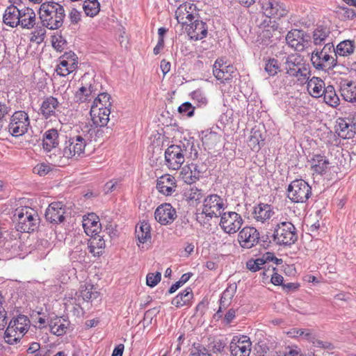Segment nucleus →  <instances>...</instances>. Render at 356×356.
<instances>
[{"label": "nucleus", "instance_id": "f257e3e1", "mask_svg": "<svg viewBox=\"0 0 356 356\" xmlns=\"http://www.w3.org/2000/svg\"><path fill=\"white\" fill-rule=\"evenodd\" d=\"M40 18L44 26L56 30L63 26L65 13L62 5L56 1L44 2L40 5Z\"/></svg>", "mask_w": 356, "mask_h": 356}, {"label": "nucleus", "instance_id": "f03ea898", "mask_svg": "<svg viewBox=\"0 0 356 356\" xmlns=\"http://www.w3.org/2000/svg\"><path fill=\"white\" fill-rule=\"evenodd\" d=\"M332 52L334 53V47L332 42L325 44L321 51L314 50L311 56V62L313 66L318 70L329 71L333 70L337 64V58L330 55Z\"/></svg>", "mask_w": 356, "mask_h": 356}, {"label": "nucleus", "instance_id": "7ed1b4c3", "mask_svg": "<svg viewBox=\"0 0 356 356\" xmlns=\"http://www.w3.org/2000/svg\"><path fill=\"white\" fill-rule=\"evenodd\" d=\"M284 64L286 73L289 76H300L303 79L309 80L311 76L310 67L301 55L298 54L289 55L285 59Z\"/></svg>", "mask_w": 356, "mask_h": 356}, {"label": "nucleus", "instance_id": "20e7f679", "mask_svg": "<svg viewBox=\"0 0 356 356\" xmlns=\"http://www.w3.org/2000/svg\"><path fill=\"white\" fill-rule=\"evenodd\" d=\"M272 237L273 241L280 245H291L298 240L296 229L290 222H282L277 224Z\"/></svg>", "mask_w": 356, "mask_h": 356}, {"label": "nucleus", "instance_id": "39448f33", "mask_svg": "<svg viewBox=\"0 0 356 356\" xmlns=\"http://www.w3.org/2000/svg\"><path fill=\"white\" fill-rule=\"evenodd\" d=\"M287 197L293 202H305L312 195L311 186L303 179H296L288 186Z\"/></svg>", "mask_w": 356, "mask_h": 356}, {"label": "nucleus", "instance_id": "423d86ee", "mask_svg": "<svg viewBox=\"0 0 356 356\" xmlns=\"http://www.w3.org/2000/svg\"><path fill=\"white\" fill-rule=\"evenodd\" d=\"M219 216L221 217L220 227L229 234L237 232L243 222L241 215L234 211L220 212Z\"/></svg>", "mask_w": 356, "mask_h": 356}, {"label": "nucleus", "instance_id": "0eeeda50", "mask_svg": "<svg viewBox=\"0 0 356 356\" xmlns=\"http://www.w3.org/2000/svg\"><path fill=\"white\" fill-rule=\"evenodd\" d=\"M252 342L248 337L234 336L229 343V351L232 356H249Z\"/></svg>", "mask_w": 356, "mask_h": 356}, {"label": "nucleus", "instance_id": "6e6552de", "mask_svg": "<svg viewBox=\"0 0 356 356\" xmlns=\"http://www.w3.org/2000/svg\"><path fill=\"white\" fill-rule=\"evenodd\" d=\"M86 145V138L81 136L70 137L65 141V147L63 148V156L67 159L74 156L76 154L79 156L83 153Z\"/></svg>", "mask_w": 356, "mask_h": 356}, {"label": "nucleus", "instance_id": "1a4fd4ad", "mask_svg": "<svg viewBox=\"0 0 356 356\" xmlns=\"http://www.w3.org/2000/svg\"><path fill=\"white\" fill-rule=\"evenodd\" d=\"M184 156L181 148L176 145L169 146L165 152V161L167 166L172 170H178L184 162Z\"/></svg>", "mask_w": 356, "mask_h": 356}, {"label": "nucleus", "instance_id": "9d476101", "mask_svg": "<svg viewBox=\"0 0 356 356\" xmlns=\"http://www.w3.org/2000/svg\"><path fill=\"white\" fill-rule=\"evenodd\" d=\"M177 211L169 203L159 205L154 211L156 220L162 225L172 224L177 218Z\"/></svg>", "mask_w": 356, "mask_h": 356}, {"label": "nucleus", "instance_id": "9b49d317", "mask_svg": "<svg viewBox=\"0 0 356 356\" xmlns=\"http://www.w3.org/2000/svg\"><path fill=\"white\" fill-rule=\"evenodd\" d=\"M260 236L257 229L253 227H245L238 235V241L243 248L250 249L257 244Z\"/></svg>", "mask_w": 356, "mask_h": 356}, {"label": "nucleus", "instance_id": "f8f14e48", "mask_svg": "<svg viewBox=\"0 0 356 356\" xmlns=\"http://www.w3.org/2000/svg\"><path fill=\"white\" fill-rule=\"evenodd\" d=\"M24 147L31 148L40 141V131L38 129H33L30 125L28 115L25 112H24Z\"/></svg>", "mask_w": 356, "mask_h": 356}, {"label": "nucleus", "instance_id": "ddd939ff", "mask_svg": "<svg viewBox=\"0 0 356 356\" xmlns=\"http://www.w3.org/2000/svg\"><path fill=\"white\" fill-rule=\"evenodd\" d=\"M65 209L62 202H54L51 203L46 209L45 218L51 223L58 224L65 220Z\"/></svg>", "mask_w": 356, "mask_h": 356}, {"label": "nucleus", "instance_id": "4468645a", "mask_svg": "<svg viewBox=\"0 0 356 356\" xmlns=\"http://www.w3.org/2000/svg\"><path fill=\"white\" fill-rule=\"evenodd\" d=\"M102 225L99 217L94 213L83 216V227L86 234L91 237H95L100 232Z\"/></svg>", "mask_w": 356, "mask_h": 356}, {"label": "nucleus", "instance_id": "2eb2a0df", "mask_svg": "<svg viewBox=\"0 0 356 356\" xmlns=\"http://www.w3.org/2000/svg\"><path fill=\"white\" fill-rule=\"evenodd\" d=\"M309 36L307 35L302 30L293 29L288 32L286 36L287 43L295 47L296 49H302L304 48L303 43L309 40Z\"/></svg>", "mask_w": 356, "mask_h": 356}, {"label": "nucleus", "instance_id": "dca6fc26", "mask_svg": "<svg viewBox=\"0 0 356 356\" xmlns=\"http://www.w3.org/2000/svg\"><path fill=\"white\" fill-rule=\"evenodd\" d=\"M186 29L191 38L195 40H202L207 35V24L197 19L189 24Z\"/></svg>", "mask_w": 356, "mask_h": 356}, {"label": "nucleus", "instance_id": "f3484780", "mask_svg": "<svg viewBox=\"0 0 356 356\" xmlns=\"http://www.w3.org/2000/svg\"><path fill=\"white\" fill-rule=\"evenodd\" d=\"M24 232L31 233L38 229L40 224V217L35 209H28L24 216Z\"/></svg>", "mask_w": 356, "mask_h": 356}, {"label": "nucleus", "instance_id": "a211bd4d", "mask_svg": "<svg viewBox=\"0 0 356 356\" xmlns=\"http://www.w3.org/2000/svg\"><path fill=\"white\" fill-rule=\"evenodd\" d=\"M262 8L265 10L266 15L270 16L280 17L286 14L284 5L276 0L264 1Z\"/></svg>", "mask_w": 356, "mask_h": 356}, {"label": "nucleus", "instance_id": "6ab92c4d", "mask_svg": "<svg viewBox=\"0 0 356 356\" xmlns=\"http://www.w3.org/2000/svg\"><path fill=\"white\" fill-rule=\"evenodd\" d=\"M59 133L56 129H50L42 136V146L44 150L50 152L59 145Z\"/></svg>", "mask_w": 356, "mask_h": 356}, {"label": "nucleus", "instance_id": "aec40b11", "mask_svg": "<svg viewBox=\"0 0 356 356\" xmlns=\"http://www.w3.org/2000/svg\"><path fill=\"white\" fill-rule=\"evenodd\" d=\"M19 318H20V315L18 316L17 318L11 320L5 332L6 338L8 339L6 341L10 344H13L20 340L19 334L22 333V327H16Z\"/></svg>", "mask_w": 356, "mask_h": 356}, {"label": "nucleus", "instance_id": "412c9836", "mask_svg": "<svg viewBox=\"0 0 356 356\" xmlns=\"http://www.w3.org/2000/svg\"><path fill=\"white\" fill-rule=\"evenodd\" d=\"M21 17V10L17 6L10 5L5 11L3 22L11 27H15L19 24Z\"/></svg>", "mask_w": 356, "mask_h": 356}, {"label": "nucleus", "instance_id": "4be33fe9", "mask_svg": "<svg viewBox=\"0 0 356 356\" xmlns=\"http://www.w3.org/2000/svg\"><path fill=\"white\" fill-rule=\"evenodd\" d=\"M193 4H181L180 5L177 10L175 11V17L178 22V23L181 24L183 26L186 25V26L194 19V16L191 12L188 10H191L192 8Z\"/></svg>", "mask_w": 356, "mask_h": 356}, {"label": "nucleus", "instance_id": "5701e85b", "mask_svg": "<svg viewBox=\"0 0 356 356\" xmlns=\"http://www.w3.org/2000/svg\"><path fill=\"white\" fill-rule=\"evenodd\" d=\"M175 186V177L170 175L162 176L157 180L156 188L163 195H171Z\"/></svg>", "mask_w": 356, "mask_h": 356}, {"label": "nucleus", "instance_id": "b1692460", "mask_svg": "<svg viewBox=\"0 0 356 356\" xmlns=\"http://www.w3.org/2000/svg\"><path fill=\"white\" fill-rule=\"evenodd\" d=\"M341 95L349 102H356V82L345 80L341 83Z\"/></svg>", "mask_w": 356, "mask_h": 356}, {"label": "nucleus", "instance_id": "393cba45", "mask_svg": "<svg viewBox=\"0 0 356 356\" xmlns=\"http://www.w3.org/2000/svg\"><path fill=\"white\" fill-rule=\"evenodd\" d=\"M310 162L313 171L321 175L326 172L330 163L328 159L325 156L321 154H314Z\"/></svg>", "mask_w": 356, "mask_h": 356}, {"label": "nucleus", "instance_id": "a878e982", "mask_svg": "<svg viewBox=\"0 0 356 356\" xmlns=\"http://www.w3.org/2000/svg\"><path fill=\"white\" fill-rule=\"evenodd\" d=\"M110 107H99L96 112L90 113L94 124L106 126L109 121Z\"/></svg>", "mask_w": 356, "mask_h": 356}, {"label": "nucleus", "instance_id": "bb28decb", "mask_svg": "<svg viewBox=\"0 0 356 356\" xmlns=\"http://www.w3.org/2000/svg\"><path fill=\"white\" fill-rule=\"evenodd\" d=\"M325 83L323 81L318 77L314 76L307 82V90L314 97H320L323 96Z\"/></svg>", "mask_w": 356, "mask_h": 356}, {"label": "nucleus", "instance_id": "cd10ccee", "mask_svg": "<svg viewBox=\"0 0 356 356\" xmlns=\"http://www.w3.org/2000/svg\"><path fill=\"white\" fill-rule=\"evenodd\" d=\"M59 102L57 99L50 96L47 97L42 102L41 105V113L45 117V118H48L51 115H54L55 110L58 106Z\"/></svg>", "mask_w": 356, "mask_h": 356}, {"label": "nucleus", "instance_id": "c85d7f7f", "mask_svg": "<svg viewBox=\"0 0 356 356\" xmlns=\"http://www.w3.org/2000/svg\"><path fill=\"white\" fill-rule=\"evenodd\" d=\"M355 48V42L349 40L341 42L334 48V56H347L354 52Z\"/></svg>", "mask_w": 356, "mask_h": 356}, {"label": "nucleus", "instance_id": "c756f323", "mask_svg": "<svg viewBox=\"0 0 356 356\" xmlns=\"http://www.w3.org/2000/svg\"><path fill=\"white\" fill-rule=\"evenodd\" d=\"M193 298V293L192 289L187 287L172 299V304L177 307H180L189 304Z\"/></svg>", "mask_w": 356, "mask_h": 356}, {"label": "nucleus", "instance_id": "7c9ffc66", "mask_svg": "<svg viewBox=\"0 0 356 356\" xmlns=\"http://www.w3.org/2000/svg\"><path fill=\"white\" fill-rule=\"evenodd\" d=\"M49 326L50 332L58 337L65 334L67 329V326L63 323V321L58 316L51 319Z\"/></svg>", "mask_w": 356, "mask_h": 356}, {"label": "nucleus", "instance_id": "2f4dec72", "mask_svg": "<svg viewBox=\"0 0 356 356\" xmlns=\"http://www.w3.org/2000/svg\"><path fill=\"white\" fill-rule=\"evenodd\" d=\"M323 99L324 102L332 106L336 107L339 104V98L336 94L334 88L333 86L329 85L323 89Z\"/></svg>", "mask_w": 356, "mask_h": 356}, {"label": "nucleus", "instance_id": "473e14b6", "mask_svg": "<svg viewBox=\"0 0 356 356\" xmlns=\"http://www.w3.org/2000/svg\"><path fill=\"white\" fill-rule=\"evenodd\" d=\"M22 117V111L15 112L11 117L10 122L8 126L9 131L13 136H22L20 131V124L22 122L21 118Z\"/></svg>", "mask_w": 356, "mask_h": 356}, {"label": "nucleus", "instance_id": "72a5a7b5", "mask_svg": "<svg viewBox=\"0 0 356 356\" xmlns=\"http://www.w3.org/2000/svg\"><path fill=\"white\" fill-rule=\"evenodd\" d=\"M150 230L149 224L145 221L140 223L139 227H136V234L140 243H145L148 239L151 238Z\"/></svg>", "mask_w": 356, "mask_h": 356}, {"label": "nucleus", "instance_id": "f704fd0d", "mask_svg": "<svg viewBox=\"0 0 356 356\" xmlns=\"http://www.w3.org/2000/svg\"><path fill=\"white\" fill-rule=\"evenodd\" d=\"M330 31L322 26H318L313 32V42L315 45L322 44L329 36Z\"/></svg>", "mask_w": 356, "mask_h": 356}, {"label": "nucleus", "instance_id": "c9c22d12", "mask_svg": "<svg viewBox=\"0 0 356 356\" xmlns=\"http://www.w3.org/2000/svg\"><path fill=\"white\" fill-rule=\"evenodd\" d=\"M206 207L212 209L217 211L220 212V209H224V204L222 199L218 195L213 194L207 196L205 198Z\"/></svg>", "mask_w": 356, "mask_h": 356}, {"label": "nucleus", "instance_id": "e433bc0d", "mask_svg": "<svg viewBox=\"0 0 356 356\" xmlns=\"http://www.w3.org/2000/svg\"><path fill=\"white\" fill-rule=\"evenodd\" d=\"M83 9L87 16L93 17L100 10V4L97 0H86L83 4Z\"/></svg>", "mask_w": 356, "mask_h": 356}, {"label": "nucleus", "instance_id": "4c0bfd02", "mask_svg": "<svg viewBox=\"0 0 356 356\" xmlns=\"http://www.w3.org/2000/svg\"><path fill=\"white\" fill-rule=\"evenodd\" d=\"M235 71L236 69L233 65H225L222 71H218L216 72V79L220 80L222 82L229 81L233 78Z\"/></svg>", "mask_w": 356, "mask_h": 356}, {"label": "nucleus", "instance_id": "58836bf2", "mask_svg": "<svg viewBox=\"0 0 356 356\" xmlns=\"http://www.w3.org/2000/svg\"><path fill=\"white\" fill-rule=\"evenodd\" d=\"M338 135L342 138L350 139L354 138V134H353L352 129H349V125L347 122L344 120H341L338 123Z\"/></svg>", "mask_w": 356, "mask_h": 356}, {"label": "nucleus", "instance_id": "ea45409f", "mask_svg": "<svg viewBox=\"0 0 356 356\" xmlns=\"http://www.w3.org/2000/svg\"><path fill=\"white\" fill-rule=\"evenodd\" d=\"M254 213L258 219L264 220L270 218L272 211L270 205L267 204H260L255 208Z\"/></svg>", "mask_w": 356, "mask_h": 356}, {"label": "nucleus", "instance_id": "a19ab883", "mask_svg": "<svg viewBox=\"0 0 356 356\" xmlns=\"http://www.w3.org/2000/svg\"><path fill=\"white\" fill-rule=\"evenodd\" d=\"M47 351L40 348V344L38 342H32L26 350L24 356H45Z\"/></svg>", "mask_w": 356, "mask_h": 356}, {"label": "nucleus", "instance_id": "79ce46f5", "mask_svg": "<svg viewBox=\"0 0 356 356\" xmlns=\"http://www.w3.org/2000/svg\"><path fill=\"white\" fill-rule=\"evenodd\" d=\"M35 24V14L33 9H24V29H31Z\"/></svg>", "mask_w": 356, "mask_h": 356}, {"label": "nucleus", "instance_id": "37998d69", "mask_svg": "<svg viewBox=\"0 0 356 356\" xmlns=\"http://www.w3.org/2000/svg\"><path fill=\"white\" fill-rule=\"evenodd\" d=\"M265 71L269 76H275L280 71L279 61L275 58H268L266 60Z\"/></svg>", "mask_w": 356, "mask_h": 356}, {"label": "nucleus", "instance_id": "c03bdc74", "mask_svg": "<svg viewBox=\"0 0 356 356\" xmlns=\"http://www.w3.org/2000/svg\"><path fill=\"white\" fill-rule=\"evenodd\" d=\"M188 220L181 219L178 220L175 226L174 234L177 236H184L188 234Z\"/></svg>", "mask_w": 356, "mask_h": 356}, {"label": "nucleus", "instance_id": "a18cd8bd", "mask_svg": "<svg viewBox=\"0 0 356 356\" xmlns=\"http://www.w3.org/2000/svg\"><path fill=\"white\" fill-rule=\"evenodd\" d=\"M80 296L82 297L83 300L89 302L99 297V293L96 291H92V286H81L80 291Z\"/></svg>", "mask_w": 356, "mask_h": 356}, {"label": "nucleus", "instance_id": "49530a36", "mask_svg": "<svg viewBox=\"0 0 356 356\" xmlns=\"http://www.w3.org/2000/svg\"><path fill=\"white\" fill-rule=\"evenodd\" d=\"M195 108V107L191 103L186 102L178 107L177 111L180 114L191 118L194 115Z\"/></svg>", "mask_w": 356, "mask_h": 356}, {"label": "nucleus", "instance_id": "de8ad7c7", "mask_svg": "<svg viewBox=\"0 0 356 356\" xmlns=\"http://www.w3.org/2000/svg\"><path fill=\"white\" fill-rule=\"evenodd\" d=\"M225 347L226 344L222 340L216 339L209 344L208 350L213 353H222L225 351Z\"/></svg>", "mask_w": 356, "mask_h": 356}, {"label": "nucleus", "instance_id": "09e8293b", "mask_svg": "<svg viewBox=\"0 0 356 356\" xmlns=\"http://www.w3.org/2000/svg\"><path fill=\"white\" fill-rule=\"evenodd\" d=\"M259 259L261 261V264L264 266H266L270 261H273L276 265L282 264L283 261L282 259L277 258L274 253L270 252H266L265 254L262 255L261 257H259Z\"/></svg>", "mask_w": 356, "mask_h": 356}, {"label": "nucleus", "instance_id": "8fccbe9b", "mask_svg": "<svg viewBox=\"0 0 356 356\" xmlns=\"http://www.w3.org/2000/svg\"><path fill=\"white\" fill-rule=\"evenodd\" d=\"M261 133L259 130H254V129L251 131V136L250 137L249 143L250 145L252 146V148H255L258 146V149L260 148L259 143L263 141Z\"/></svg>", "mask_w": 356, "mask_h": 356}, {"label": "nucleus", "instance_id": "3c124183", "mask_svg": "<svg viewBox=\"0 0 356 356\" xmlns=\"http://www.w3.org/2000/svg\"><path fill=\"white\" fill-rule=\"evenodd\" d=\"M191 96L197 103L198 106H204L207 104V99L203 92L200 89L193 91Z\"/></svg>", "mask_w": 356, "mask_h": 356}, {"label": "nucleus", "instance_id": "603ef678", "mask_svg": "<svg viewBox=\"0 0 356 356\" xmlns=\"http://www.w3.org/2000/svg\"><path fill=\"white\" fill-rule=\"evenodd\" d=\"M189 356H211V355L209 353V350L202 345L197 344L196 346L194 344Z\"/></svg>", "mask_w": 356, "mask_h": 356}, {"label": "nucleus", "instance_id": "864d4df0", "mask_svg": "<svg viewBox=\"0 0 356 356\" xmlns=\"http://www.w3.org/2000/svg\"><path fill=\"white\" fill-rule=\"evenodd\" d=\"M51 42L52 46L58 51H62L67 44L66 40L61 35H53Z\"/></svg>", "mask_w": 356, "mask_h": 356}, {"label": "nucleus", "instance_id": "5fc2aeb1", "mask_svg": "<svg viewBox=\"0 0 356 356\" xmlns=\"http://www.w3.org/2000/svg\"><path fill=\"white\" fill-rule=\"evenodd\" d=\"M161 273L156 272L155 274L149 273L147 275L146 277V284L150 287H154L161 281Z\"/></svg>", "mask_w": 356, "mask_h": 356}, {"label": "nucleus", "instance_id": "6e6d98bb", "mask_svg": "<svg viewBox=\"0 0 356 356\" xmlns=\"http://www.w3.org/2000/svg\"><path fill=\"white\" fill-rule=\"evenodd\" d=\"M45 33L46 31L44 28L39 27L31 33L32 36L30 38V40L40 44L44 40Z\"/></svg>", "mask_w": 356, "mask_h": 356}, {"label": "nucleus", "instance_id": "4d7b16f0", "mask_svg": "<svg viewBox=\"0 0 356 356\" xmlns=\"http://www.w3.org/2000/svg\"><path fill=\"white\" fill-rule=\"evenodd\" d=\"M261 262V261H260L259 258L256 259H251L246 262V267L252 272H257L261 268L266 269V266L261 267L263 265Z\"/></svg>", "mask_w": 356, "mask_h": 356}, {"label": "nucleus", "instance_id": "13d9d810", "mask_svg": "<svg viewBox=\"0 0 356 356\" xmlns=\"http://www.w3.org/2000/svg\"><path fill=\"white\" fill-rule=\"evenodd\" d=\"M77 64L78 62H75L74 59H73V63H72L69 68L62 67L60 63L56 71L58 75L61 76H65L70 73L72 72L77 67Z\"/></svg>", "mask_w": 356, "mask_h": 356}, {"label": "nucleus", "instance_id": "bf43d9fd", "mask_svg": "<svg viewBox=\"0 0 356 356\" xmlns=\"http://www.w3.org/2000/svg\"><path fill=\"white\" fill-rule=\"evenodd\" d=\"M90 95L87 92L86 86H82L75 94V101L76 102H85L89 100Z\"/></svg>", "mask_w": 356, "mask_h": 356}, {"label": "nucleus", "instance_id": "052dcab7", "mask_svg": "<svg viewBox=\"0 0 356 356\" xmlns=\"http://www.w3.org/2000/svg\"><path fill=\"white\" fill-rule=\"evenodd\" d=\"M237 286L236 283L229 284L228 287L223 291L222 297L227 300H231L236 291Z\"/></svg>", "mask_w": 356, "mask_h": 356}, {"label": "nucleus", "instance_id": "680f3d73", "mask_svg": "<svg viewBox=\"0 0 356 356\" xmlns=\"http://www.w3.org/2000/svg\"><path fill=\"white\" fill-rule=\"evenodd\" d=\"M203 197L202 190L192 186L188 191V197L191 200L199 201Z\"/></svg>", "mask_w": 356, "mask_h": 356}, {"label": "nucleus", "instance_id": "e2e57ef3", "mask_svg": "<svg viewBox=\"0 0 356 356\" xmlns=\"http://www.w3.org/2000/svg\"><path fill=\"white\" fill-rule=\"evenodd\" d=\"M50 169L51 168L49 165L45 163H40L33 168V172L40 176H44L50 171Z\"/></svg>", "mask_w": 356, "mask_h": 356}, {"label": "nucleus", "instance_id": "0e129e2a", "mask_svg": "<svg viewBox=\"0 0 356 356\" xmlns=\"http://www.w3.org/2000/svg\"><path fill=\"white\" fill-rule=\"evenodd\" d=\"M108 97L106 95V92L100 93L97 95V97L94 99L91 108H90V113H95L97 111L99 106H102V101L101 99H106Z\"/></svg>", "mask_w": 356, "mask_h": 356}, {"label": "nucleus", "instance_id": "69168bd1", "mask_svg": "<svg viewBox=\"0 0 356 356\" xmlns=\"http://www.w3.org/2000/svg\"><path fill=\"white\" fill-rule=\"evenodd\" d=\"M69 18L73 24H78L81 19V13L76 8H72L69 13Z\"/></svg>", "mask_w": 356, "mask_h": 356}, {"label": "nucleus", "instance_id": "338daca9", "mask_svg": "<svg viewBox=\"0 0 356 356\" xmlns=\"http://www.w3.org/2000/svg\"><path fill=\"white\" fill-rule=\"evenodd\" d=\"M259 37L264 44L268 45L271 42L270 38L273 37V34L270 29H267L262 31Z\"/></svg>", "mask_w": 356, "mask_h": 356}, {"label": "nucleus", "instance_id": "774afa93", "mask_svg": "<svg viewBox=\"0 0 356 356\" xmlns=\"http://www.w3.org/2000/svg\"><path fill=\"white\" fill-rule=\"evenodd\" d=\"M181 144L178 146L181 148V149L183 151V154L185 156L186 152H188V148L192 151L193 148L194 147L193 142L191 140H186L184 139V141H180Z\"/></svg>", "mask_w": 356, "mask_h": 356}]
</instances>
